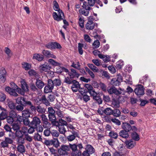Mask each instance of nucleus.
I'll return each instance as SVG.
<instances>
[{
	"mask_svg": "<svg viewBox=\"0 0 156 156\" xmlns=\"http://www.w3.org/2000/svg\"><path fill=\"white\" fill-rule=\"evenodd\" d=\"M53 9L56 11H57L58 13V15L56 12H54L53 13V16L54 19L58 21H61L63 19V17L64 15L62 11L59 8V5L58 3L55 0L53 2Z\"/></svg>",
	"mask_w": 156,
	"mask_h": 156,
	"instance_id": "f257e3e1",
	"label": "nucleus"
},
{
	"mask_svg": "<svg viewBox=\"0 0 156 156\" xmlns=\"http://www.w3.org/2000/svg\"><path fill=\"white\" fill-rule=\"evenodd\" d=\"M69 148L72 151V156H80L81 155V153L80 150H78L77 148V146L75 144H69Z\"/></svg>",
	"mask_w": 156,
	"mask_h": 156,
	"instance_id": "f03ea898",
	"label": "nucleus"
},
{
	"mask_svg": "<svg viewBox=\"0 0 156 156\" xmlns=\"http://www.w3.org/2000/svg\"><path fill=\"white\" fill-rule=\"evenodd\" d=\"M45 46L48 49H55L56 48L60 49L62 47L59 44L56 42H51L46 44Z\"/></svg>",
	"mask_w": 156,
	"mask_h": 156,
	"instance_id": "7ed1b4c3",
	"label": "nucleus"
},
{
	"mask_svg": "<svg viewBox=\"0 0 156 156\" xmlns=\"http://www.w3.org/2000/svg\"><path fill=\"white\" fill-rule=\"evenodd\" d=\"M144 89L143 86L140 85L135 88L134 91L137 96L140 97L144 94Z\"/></svg>",
	"mask_w": 156,
	"mask_h": 156,
	"instance_id": "20e7f679",
	"label": "nucleus"
},
{
	"mask_svg": "<svg viewBox=\"0 0 156 156\" xmlns=\"http://www.w3.org/2000/svg\"><path fill=\"white\" fill-rule=\"evenodd\" d=\"M69 150V148L68 146L66 145H62L58 150V152L61 155L67 154V152Z\"/></svg>",
	"mask_w": 156,
	"mask_h": 156,
	"instance_id": "39448f33",
	"label": "nucleus"
},
{
	"mask_svg": "<svg viewBox=\"0 0 156 156\" xmlns=\"http://www.w3.org/2000/svg\"><path fill=\"white\" fill-rule=\"evenodd\" d=\"M122 81V79L121 76H118L116 78L112 79L111 81V84L114 86L119 85Z\"/></svg>",
	"mask_w": 156,
	"mask_h": 156,
	"instance_id": "423d86ee",
	"label": "nucleus"
},
{
	"mask_svg": "<svg viewBox=\"0 0 156 156\" xmlns=\"http://www.w3.org/2000/svg\"><path fill=\"white\" fill-rule=\"evenodd\" d=\"M41 122L40 119L37 116H35L33 118L32 120L30 122V125L36 127L37 126L40 124Z\"/></svg>",
	"mask_w": 156,
	"mask_h": 156,
	"instance_id": "0eeeda50",
	"label": "nucleus"
},
{
	"mask_svg": "<svg viewBox=\"0 0 156 156\" xmlns=\"http://www.w3.org/2000/svg\"><path fill=\"white\" fill-rule=\"evenodd\" d=\"M5 90L11 96L17 97L18 95L16 93V89H12L9 87H7L5 88Z\"/></svg>",
	"mask_w": 156,
	"mask_h": 156,
	"instance_id": "6e6552de",
	"label": "nucleus"
},
{
	"mask_svg": "<svg viewBox=\"0 0 156 156\" xmlns=\"http://www.w3.org/2000/svg\"><path fill=\"white\" fill-rule=\"evenodd\" d=\"M48 117L49 120L56 118L55 113V111L52 107L48 108Z\"/></svg>",
	"mask_w": 156,
	"mask_h": 156,
	"instance_id": "1a4fd4ad",
	"label": "nucleus"
},
{
	"mask_svg": "<svg viewBox=\"0 0 156 156\" xmlns=\"http://www.w3.org/2000/svg\"><path fill=\"white\" fill-rule=\"evenodd\" d=\"M24 104L29 108L32 112H35L36 106L30 101H26Z\"/></svg>",
	"mask_w": 156,
	"mask_h": 156,
	"instance_id": "9d476101",
	"label": "nucleus"
},
{
	"mask_svg": "<svg viewBox=\"0 0 156 156\" xmlns=\"http://www.w3.org/2000/svg\"><path fill=\"white\" fill-rule=\"evenodd\" d=\"M96 23H94L92 20H89L86 24L85 27L87 30H92L94 29Z\"/></svg>",
	"mask_w": 156,
	"mask_h": 156,
	"instance_id": "9b49d317",
	"label": "nucleus"
},
{
	"mask_svg": "<svg viewBox=\"0 0 156 156\" xmlns=\"http://www.w3.org/2000/svg\"><path fill=\"white\" fill-rule=\"evenodd\" d=\"M125 143L126 146L129 149L133 148L136 144V142L132 140H126L125 141Z\"/></svg>",
	"mask_w": 156,
	"mask_h": 156,
	"instance_id": "f8f14e48",
	"label": "nucleus"
},
{
	"mask_svg": "<svg viewBox=\"0 0 156 156\" xmlns=\"http://www.w3.org/2000/svg\"><path fill=\"white\" fill-rule=\"evenodd\" d=\"M71 89L73 92H76L78 91L80 87V85L79 82L75 80H73L72 84Z\"/></svg>",
	"mask_w": 156,
	"mask_h": 156,
	"instance_id": "ddd939ff",
	"label": "nucleus"
},
{
	"mask_svg": "<svg viewBox=\"0 0 156 156\" xmlns=\"http://www.w3.org/2000/svg\"><path fill=\"white\" fill-rule=\"evenodd\" d=\"M122 128L123 130L128 132L132 129V126L129 123L127 122H123L122 124Z\"/></svg>",
	"mask_w": 156,
	"mask_h": 156,
	"instance_id": "4468645a",
	"label": "nucleus"
},
{
	"mask_svg": "<svg viewBox=\"0 0 156 156\" xmlns=\"http://www.w3.org/2000/svg\"><path fill=\"white\" fill-rule=\"evenodd\" d=\"M36 85L39 89H42L44 86V83L41 79H37L35 82Z\"/></svg>",
	"mask_w": 156,
	"mask_h": 156,
	"instance_id": "2eb2a0df",
	"label": "nucleus"
},
{
	"mask_svg": "<svg viewBox=\"0 0 156 156\" xmlns=\"http://www.w3.org/2000/svg\"><path fill=\"white\" fill-rule=\"evenodd\" d=\"M39 101L41 103L45 105L46 106H49L50 105V103L48 100H47L45 95H42L39 99Z\"/></svg>",
	"mask_w": 156,
	"mask_h": 156,
	"instance_id": "dca6fc26",
	"label": "nucleus"
},
{
	"mask_svg": "<svg viewBox=\"0 0 156 156\" xmlns=\"http://www.w3.org/2000/svg\"><path fill=\"white\" fill-rule=\"evenodd\" d=\"M85 149L86 151L90 154H93L95 151V150L94 148L90 144H88L86 145Z\"/></svg>",
	"mask_w": 156,
	"mask_h": 156,
	"instance_id": "f3484780",
	"label": "nucleus"
},
{
	"mask_svg": "<svg viewBox=\"0 0 156 156\" xmlns=\"http://www.w3.org/2000/svg\"><path fill=\"white\" fill-rule=\"evenodd\" d=\"M68 74L70 76L73 78L75 77L78 78L79 76V74L73 69H71V72L69 73Z\"/></svg>",
	"mask_w": 156,
	"mask_h": 156,
	"instance_id": "a211bd4d",
	"label": "nucleus"
},
{
	"mask_svg": "<svg viewBox=\"0 0 156 156\" xmlns=\"http://www.w3.org/2000/svg\"><path fill=\"white\" fill-rule=\"evenodd\" d=\"M119 134L120 136L125 139L128 138L129 136L128 132L123 130L120 131L119 133Z\"/></svg>",
	"mask_w": 156,
	"mask_h": 156,
	"instance_id": "6ab92c4d",
	"label": "nucleus"
},
{
	"mask_svg": "<svg viewBox=\"0 0 156 156\" xmlns=\"http://www.w3.org/2000/svg\"><path fill=\"white\" fill-rule=\"evenodd\" d=\"M17 151L20 153L23 154L26 152V149L24 145H17Z\"/></svg>",
	"mask_w": 156,
	"mask_h": 156,
	"instance_id": "aec40b11",
	"label": "nucleus"
},
{
	"mask_svg": "<svg viewBox=\"0 0 156 156\" xmlns=\"http://www.w3.org/2000/svg\"><path fill=\"white\" fill-rule=\"evenodd\" d=\"M36 111L39 113L43 114L45 112V109L44 108H42L41 105H38L35 107V112Z\"/></svg>",
	"mask_w": 156,
	"mask_h": 156,
	"instance_id": "412c9836",
	"label": "nucleus"
},
{
	"mask_svg": "<svg viewBox=\"0 0 156 156\" xmlns=\"http://www.w3.org/2000/svg\"><path fill=\"white\" fill-rule=\"evenodd\" d=\"M73 78L69 76V77H65L64 82L68 84H72L74 80Z\"/></svg>",
	"mask_w": 156,
	"mask_h": 156,
	"instance_id": "4be33fe9",
	"label": "nucleus"
},
{
	"mask_svg": "<svg viewBox=\"0 0 156 156\" xmlns=\"http://www.w3.org/2000/svg\"><path fill=\"white\" fill-rule=\"evenodd\" d=\"M33 58L39 61H41L44 58V56L42 55L35 54L34 55Z\"/></svg>",
	"mask_w": 156,
	"mask_h": 156,
	"instance_id": "5701e85b",
	"label": "nucleus"
},
{
	"mask_svg": "<svg viewBox=\"0 0 156 156\" xmlns=\"http://www.w3.org/2000/svg\"><path fill=\"white\" fill-rule=\"evenodd\" d=\"M111 105L114 108H118L120 106V102L118 100L114 99L112 101Z\"/></svg>",
	"mask_w": 156,
	"mask_h": 156,
	"instance_id": "b1692460",
	"label": "nucleus"
},
{
	"mask_svg": "<svg viewBox=\"0 0 156 156\" xmlns=\"http://www.w3.org/2000/svg\"><path fill=\"white\" fill-rule=\"evenodd\" d=\"M87 66L94 72H98L99 70L97 67L92 64L89 63Z\"/></svg>",
	"mask_w": 156,
	"mask_h": 156,
	"instance_id": "393cba45",
	"label": "nucleus"
},
{
	"mask_svg": "<svg viewBox=\"0 0 156 156\" xmlns=\"http://www.w3.org/2000/svg\"><path fill=\"white\" fill-rule=\"evenodd\" d=\"M103 113L107 115H110L112 113V110L110 108H107L104 110H102V114Z\"/></svg>",
	"mask_w": 156,
	"mask_h": 156,
	"instance_id": "a878e982",
	"label": "nucleus"
},
{
	"mask_svg": "<svg viewBox=\"0 0 156 156\" xmlns=\"http://www.w3.org/2000/svg\"><path fill=\"white\" fill-rule=\"evenodd\" d=\"M131 137L135 141H138L140 139L139 135L136 132H133L131 133Z\"/></svg>",
	"mask_w": 156,
	"mask_h": 156,
	"instance_id": "bb28decb",
	"label": "nucleus"
},
{
	"mask_svg": "<svg viewBox=\"0 0 156 156\" xmlns=\"http://www.w3.org/2000/svg\"><path fill=\"white\" fill-rule=\"evenodd\" d=\"M21 88L22 89L25 90L26 91H28L29 90L27 84L24 80H23L21 82Z\"/></svg>",
	"mask_w": 156,
	"mask_h": 156,
	"instance_id": "cd10ccee",
	"label": "nucleus"
},
{
	"mask_svg": "<svg viewBox=\"0 0 156 156\" xmlns=\"http://www.w3.org/2000/svg\"><path fill=\"white\" fill-rule=\"evenodd\" d=\"M16 103L22 105V101H23L24 102V103H25V101H26V100H25V98L23 97H19L17 98L16 99Z\"/></svg>",
	"mask_w": 156,
	"mask_h": 156,
	"instance_id": "c85d7f7f",
	"label": "nucleus"
},
{
	"mask_svg": "<svg viewBox=\"0 0 156 156\" xmlns=\"http://www.w3.org/2000/svg\"><path fill=\"white\" fill-rule=\"evenodd\" d=\"M40 68L42 71L47 72L48 69H49L50 67L48 65L44 64L40 66Z\"/></svg>",
	"mask_w": 156,
	"mask_h": 156,
	"instance_id": "c756f323",
	"label": "nucleus"
},
{
	"mask_svg": "<svg viewBox=\"0 0 156 156\" xmlns=\"http://www.w3.org/2000/svg\"><path fill=\"white\" fill-rule=\"evenodd\" d=\"M16 142L17 145H24L25 144V139L23 137L17 138L16 139Z\"/></svg>",
	"mask_w": 156,
	"mask_h": 156,
	"instance_id": "7c9ffc66",
	"label": "nucleus"
},
{
	"mask_svg": "<svg viewBox=\"0 0 156 156\" xmlns=\"http://www.w3.org/2000/svg\"><path fill=\"white\" fill-rule=\"evenodd\" d=\"M22 116L25 118H28L30 117V112L28 110H24L22 112Z\"/></svg>",
	"mask_w": 156,
	"mask_h": 156,
	"instance_id": "2f4dec72",
	"label": "nucleus"
},
{
	"mask_svg": "<svg viewBox=\"0 0 156 156\" xmlns=\"http://www.w3.org/2000/svg\"><path fill=\"white\" fill-rule=\"evenodd\" d=\"M22 66L23 68L24 69L26 70H27L31 68V65L27 62H23Z\"/></svg>",
	"mask_w": 156,
	"mask_h": 156,
	"instance_id": "473e14b6",
	"label": "nucleus"
},
{
	"mask_svg": "<svg viewBox=\"0 0 156 156\" xmlns=\"http://www.w3.org/2000/svg\"><path fill=\"white\" fill-rule=\"evenodd\" d=\"M121 112L120 110L117 109H115L112 110V115H113L115 117H118L120 115Z\"/></svg>",
	"mask_w": 156,
	"mask_h": 156,
	"instance_id": "72a5a7b5",
	"label": "nucleus"
},
{
	"mask_svg": "<svg viewBox=\"0 0 156 156\" xmlns=\"http://www.w3.org/2000/svg\"><path fill=\"white\" fill-rule=\"evenodd\" d=\"M58 127L59 133H60L64 134L66 131L64 126L62 125H59Z\"/></svg>",
	"mask_w": 156,
	"mask_h": 156,
	"instance_id": "f704fd0d",
	"label": "nucleus"
},
{
	"mask_svg": "<svg viewBox=\"0 0 156 156\" xmlns=\"http://www.w3.org/2000/svg\"><path fill=\"white\" fill-rule=\"evenodd\" d=\"M79 12L81 15H83L85 16H87L89 13V10H84L82 8L80 9Z\"/></svg>",
	"mask_w": 156,
	"mask_h": 156,
	"instance_id": "c9c22d12",
	"label": "nucleus"
},
{
	"mask_svg": "<svg viewBox=\"0 0 156 156\" xmlns=\"http://www.w3.org/2000/svg\"><path fill=\"white\" fill-rule=\"evenodd\" d=\"M79 26L81 28H83L84 27V20L83 19V17L81 15L79 16Z\"/></svg>",
	"mask_w": 156,
	"mask_h": 156,
	"instance_id": "e433bc0d",
	"label": "nucleus"
},
{
	"mask_svg": "<svg viewBox=\"0 0 156 156\" xmlns=\"http://www.w3.org/2000/svg\"><path fill=\"white\" fill-rule=\"evenodd\" d=\"M124 65V62L120 60L116 63L115 67L118 69H121Z\"/></svg>",
	"mask_w": 156,
	"mask_h": 156,
	"instance_id": "4c0bfd02",
	"label": "nucleus"
},
{
	"mask_svg": "<svg viewBox=\"0 0 156 156\" xmlns=\"http://www.w3.org/2000/svg\"><path fill=\"white\" fill-rule=\"evenodd\" d=\"M30 89L33 91L37 93L39 92V89L33 83L30 85Z\"/></svg>",
	"mask_w": 156,
	"mask_h": 156,
	"instance_id": "58836bf2",
	"label": "nucleus"
},
{
	"mask_svg": "<svg viewBox=\"0 0 156 156\" xmlns=\"http://www.w3.org/2000/svg\"><path fill=\"white\" fill-rule=\"evenodd\" d=\"M34 137L35 141H41L42 140L41 136L38 133H35Z\"/></svg>",
	"mask_w": 156,
	"mask_h": 156,
	"instance_id": "ea45409f",
	"label": "nucleus"
},
{
	"mask_svg": "<svg viewBox=\"0 0 156 156\" xmlns=\"http://www.w3.org/2000/svg\"><path fill=\"white\" fill-rule=\"evenodd\" d=\"M85 68L86 72L88 73L91 77L92 78H94L95 75L93 72L87 67H85Z\"/></svg>",
	"mask_w": 156,
	"mask_h": 156,
	"instance_id": "a19ab883",
	"label": "nucleus"
},
{
	"mask_svg": "<svg viewBox=\"0 0 156 156\" xmlns=\"http://www.w3.org/2000/svg\"><path fill=\"white\" fill-rule=\"evenodd\" d=\"M51 144L56 147H58L59 146V142L57 138H54L51 140Z\"/></svg>",
	"mask_w": 156,
	"mask_h": 156,
	"instance_id": "79ce46f5",
	"label": "nucleus"
},
{
	"mask_svg": "<svg viewBox=\"0 0 156 156\" xmlns=\"http://www.w3.org/2000/svg\"><path fill=\"white\" fill-rule=\"evenodd\" d=\"M43 123V126L44 128H47V129H49L50 128L51 124L48 122V120L44 122Z\"/></svg>",
	"mask_w": 156,
	"mask_h": 156,
	"instance_id": "37998d69",
	"label": "nucleus"
},
{
	"mask_svg": "<svg viewBox=\"0 0 156 156\" xmlns=\"http://www.w3.org/2000/svg\"><path fill=\"white\" fill-rule=\"evenodd\" d=\"M83 45L81 43H79L78 44V50L79 54L80 55H82L83 54V51L82 48L83 47Z\"/></svg>",
	"mask_w": 156,
	"mask_h": 156,
	"instance_id": "c03bdc74",
	"label": "nucleus"
},
{
	"mask_svg": "<svg viewBox=\"0 0 156 156\" xmlns=\"http://www.w3.org/2000/svg\"><path fill=\"white\" fill-rule=\"evenodd\" d=\"M92 45L93 46V49H95L96 48H98L100 46V42L98 40H96L94 41V42L92 44Z\"/></svg>",
	"mask_w": 156,
	"mask_h": 156,
	"instance_id": "a18cd8bd",
	"label": "nucleus"
},
{
	"mask_svg": "<svg viewBox=\"0 0 156 156\" xmlns=\"http://www.w3.org/2000/svg\"><path fill=\"white\" fill-rule=\"evenodd\" d=\"M28 74L30 76H34L36 77L38 76V73L33 69H31L28 72Z\"/></svg>",
	"mask_w": 156,
	"mask_h": 156,
	"instance_id": "49530a36",
	"label": "nucleus"
},
{
	"mask_svg": "<svg viewBox=\"0 0 156 156\" xmlns=\"http://www.w3.org/2000/svg\"><path fill=\"white\" fill-rule=\"evenodd\" d=\"M9 107L11 109H14L16 108L15 104L12 101H9L8 103Z\"/></svg>",
	"mask_w": 156,
	"mask_h": 156,
	"instance_id": "de8ad7c7",
	"label": "nucleus"
},
{
	"mask_svg": "<svg viewBox=\"0 0 156 156\" xmlns=\"http://www.w3.org/2000/svg\"><path fill=\"white\" fill-rule=\"evenodd\" d=\"M9 143H7V141L5 138V140L1 142L0 145L3 148L8 147L9 146Z\"/></svg>",
	"mask_w": 156,
	"mask_h": 156,
	"instance_id": "09e8293b",
	"label": "nucleus"
},
{
	"mask_svg": "<svg viewBox=\"0 0 156 156\" xmlns=\"http://www.w3.org/2000/svg\"><path fill=\"white\" fill-rule=\"evenodd\" d=\"M9 116L14 119L16 118L17 116L16 112L14 110H11L9 113Z\"/></svg>",
	"mask_w": 156,
	"mask_h": 156,
	"instance_id": "8fccbe9b",
	"label": "nucleus"
},
{
	"mask_svg": "<svg viewBox=\"0 0 156 156\" xmlns=\"http://www.w3.org/2000/svg\"><path fill=\"white\" fill-rule=\"evenodd\" d=\"M54 85L59 86L61 85V82L59 78L55 79L53 81Z\"/></svg>",
	"mask_w": 156,
	"mask_h": 156,
	"instance_id": "3c124183",
	"label": "nucleus"
},
{
	"mask_svg": "<svg viewBox=\"0 0 156 156\" xmlns=\"http://www.w3.org/2000/svg\"><path fill=\"white\" fill-rule=\"evenodd\" d=\"M15 134L17 138L23 137V135L20 129L16 131Z\"/></svg>",
	"mask_w": 156,
	"mask_h": 156,
	"instance_id": "603ef678",
	"label": "nucleus"
},
{
	"mask_svg": "<svg viewBox=\"0 0 156 156\" xmlns=\"http://www.w3.org/2000/svg\"><path fill=\"white\" fill-rule=\"evenodd\" d=\"M5 52L7 55L9 57H10L12 55L11 51L8 47H5Z\"/></svg>",
	"mask_w": 156,
	"mask_h": 156,
	"instance_id": "864d4df0",
	"label": "nucleus"
},
{
	"mask_svg": "<svg viewBox=\"0 0 156 156\" xmlns=\"http://www.w3.org/2000/svg\"><path fill=\"white\" fill-rule=\"evenodd\" d=\"M48 87L53 89L54 86L53 81L51 79H48Z\"/></svg>",
	"mask_w": 156,
	"mask_h": 156,
	"instance_id": "5fc2aeb1",
	"label": "nucleus"
},
{
	"mask_svg": "<svg viewBox=\"0 0 156 156\" xmlns=\"http://www.w3.org/2000/svg\"><path fill=\"white\" fill-rule=\"evenodd\" d=\"M56 118H55L51 120H50V121L51 122V123L53 126H59V121H57L56 120Z\"/></svg>",
	"mask_w": 156,
	"mask_h": 156,
	"instance_id": "6e6d98bb",
	"label": "nucleus"
},
{
	"mask_svg": "<svg viewBox=\"0 0 156 156\" xmlns=\"http://www.w3.org/2000/svg\"><path fill=\"white\" fill-rule=\"evenodd\" d=\"M87 2H83L82 7L86 10H90V8Z\"/></svg>",
	"mask_w": 156,
	"mask_h": 156,
	"instance_id": "4d7b16f0",
	"label": "nucleus"
},
{
	"mask_svg": "<svg viewBox=\"0 0 156 156\" xmlns=\"http://www.w3.org/2000/svg\"><path fill=\"white\" fill-rule=\"evenodd\" d=\"M25 140L27 141L31 142L33 140V139L32 136H30L28 134H27L25 135Z\"/></svg>",
	"mask_w": 156,
	"mask_h": 156,
	"instance_id": "13d9d810",
	"label": "nucleus"
},
{
	"mask_svg": "<svg viewBox=\"0 0 156 156\" xmlns=\"http://www.w3.org/2000/svg\"><path fill=\"white\" fill-rule=\"evenodd\" d=\"M109 136L112 137L114 139H116L118 136L117 133L114 131H111L109 133Z\"/></svg>",
	"mask_w": 156,
	"mask_h": 156,
	"instance_id": "bf43d9fd",
	"label": "nucleus"
},
{
	"mask_svg": "<svg viewBox=\"0 0 156 156\" xmlns=\"http://www.w3.org/2000/svg\"><path fill=\"white\" fill-rule=\"evenodd\" d=\"M93 99L95 101L99 104H101L102 103V100L99 96H97L95 98H93Z\"/></svg>",
	"mask_w": 156,
	"mask_h": 156,
	"instance_id": "052dcab7",
	"label": "nucleus"
},
{
	"mask_svg": "<svg viewBox=\"0 0 156 156\" xmlns=\"http://www.w3.org/2000/svg\"><path fill=\"white\" fill-rule=\"evenodd\" d=\"M12 128L15 131H17L20 129V126L18 123H13L12 125Z\"/></svg>",
	"mask_w": 156,
	"mask_h": 156,
	"instance_id": "680f3d73",
	"label": "nucleus"
},
{
	"mask_svg": "<svg viewBox=\"0 0 156 156\" xmlns=\"http://www.w3.org/2000/svg\"><path fill=\"white\" fill-rule=\"evenodd\" d=\"M70 132L72 133L71 135H73L76 137H79V132L78 130H77L76 129H73V130L70 131Z\"/></svg>",
	"mask_w": 156,
	"mask_h": 156,
	"instance_id": "e2e57ef3",
	"label": "nucleus"
},
{
	"mask_svg": "<svg viewBox=\"0 0 156 156\" xmlns=\"http://www.w3.org/2000/svg\"><path fill=\"white\" fill-rule=\"evenodd\" d=\"M52 89L49 87L48 85L46 86L44 88V92L45 93H48L49 92H51L52 91Z\"/></svg>",
	"mask_w": 156,
	"mask_h": 156,
	"instance_id": "0e129e2a",
	"label": "nucleus"
},
{
	"mask_svg": "<svg viewBox=\"0 0 156 156\" xmlns=\"http://www.w3.org/2000/svg\"><path fill=\"white\" fill-rule=\"evenodd\" d=\"M85 40L87 42L90 43L92 41L90 37L87 34H85L84 36Z\"/></svg>",
	"mask_w": 156,
	"mask_h": 156,
	"instance_id": "69168bd1",
	"label": "nucleus"
},
{
	"mask_svg": "<svg viewBox=\"0 0 156 156\" xmlns=\"http://www.w3.org/2000/svg\"><path fill=\"white\" fill-rule=\"evenodd\" d=\"M16 89V92H17L19 94L22 95H24L25 94V92L26 91L25 90H24L19 87H17Z\"/></svg>",
	"mask_w": 156,
	"mask_h": 156,
	"instance_id": "338daca9",
	"label": "nucleus"
},
{
	"mask_svg": "<svg viewBox=\"0 0 156 156\" xmlns=\"http://www.w3.org/2000/svg\"><path fill=\"white\" fill-rule=\"evenodd\" d=\"M48 61L51 65L54 66H57L59 65L58 62L52 59H49Z\"/></svg>",
	"mask_w": 156,
	"mask_h": 156,
	"instance_id": "774afa93",
	"label": "nucleus"
}]
</instances>
